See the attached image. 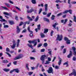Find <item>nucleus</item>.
Wrapping results in <instances>:
<instances>
[{"label":"nucleus","mask_w":76,"mask_h":76,"mask_svg":"<svg viewBox=\"0 0 76 76\" xmlns=\"http://www.w3.org/2000/svg\"><path fill=\"white\" fill-rule=\"evenodd\" d=\"M67 12H68V10H66L64 11L63 13V14H66V13H67Z\"/></svg>","instance_id":"4c0bfd02"},{"label":"nucleus","mask_w":76,"mask_h":76,"mask_svg":"<svg viewBox=\"0 0 76 76\" xmlns=\"http://www.w3.org/2000/svg\"><path fill=\"white\" fill-rule=\"evenodd\" d=\"M58 25V24L57 23H56L53 25L52 26L54 28V29H56L58 32V27H57L56 28V25Z\"/></svg>","instance_id":"7ed1b4c3"},{"label":"nucleus","mask_w":76,"mask_h":76,"mask_svg":"<svg viewBox=\"0 0 76 76\" xmlns=\"http://www.w3.org/2000/svg\"><path fill=\"white\" fill-rule=\"evenodd\" d=\"M50 63V61H46V63H45V64H48Z\"/></svg>","instance_id":"f704fd0d"},{"label":"nucleus","mask_w":76,"mask_h":76,"mask_svg":"<svg viewBox=\"0 0 76 76\" xmlns=\"http://www.w3.org/2000/svg\"><path fill=\"white\" fill-rule=\"evenodd\" d=\"M42 8H40L39 9V14H40V13H41V12H42Z\"/></svg>","instance_id":"e433bc0d"},{"label":"nucleus","mask_w":76,"mask_h":76,"mask_svg":"<svg viewBox=\"0 0 76 76\" xmlns=\"http://www.w3.org/2000/svg\"><path fill=\"white\" fill-rule=\"evenodd\" d=\"M64 39L66 41V43L67 44H70V40L68 39L66 37H64Z\"/></svg>","instance_id":"20e7f679"},{"label":"nucleus","mask_w":76,"mask_h":76,"mask_svg":"<svg viewBox=\"0 0 76 76\" xmlns=\"http://www.w3.org/2000/svg\"><path fill=\"white\" fill-rule=\"evenodd\" d=\"M26 23H27V22H25L24 23V25L23 27V28H25V27L26 26Z\"/></svg>","instance_id":"5701e85b"},{"label":"nucleus","mask_w":76,"mask_h":76,"mask_svg":"<svg viewBox=\"0 0 76 76\" xmlns=\"http://www.w3.org/2000/svg\"><path fill=\"white\" fill-rule=\"evenodd\" d=\"M6 51L7 52H10V49H9V48H6Z\"/></svg>","instance_id":"a18cd8bd"},{"label":"nucleus","mask_w":76,"mask_h":76,"mask_svg":"<svg viewBox=\"0 0 76 76\" xmlns=\"http://www.w3.org/2000/svg\"><path fill=\"white\" fill-rule=\"evenodd\" d=\"M55 69H59V66H55Z\"/></svg>","instance_id":"8fccbe9b"},{"label":"nucleus","mask_w":76,"mask_h":76,"mask_svg":"<svg viewBox=\"0 0 76 76\" xmlns=\"http://www.w3.org/2000/svg\"><path fill=\"white\" fill-rule=\"evenodd\" d=\"M72 25V24L70 23H69V24H68V26H71Z\"/></svg>","instance_id":"bf43d9fd"},{"label":"nucleus","mask_w":76,"mask_h":76,"mask_svg":"<svg viewBox=\"0 0 76 76\" xmlns=\"http://www.w3.org/2000/svg\"><path fill=\"white\" fill-rule=\"evenodd\" d=\"M73 54L71 50L69 51V53L67 55V57L68 58H70V57L72 56Z\"/></svg>","instance_id":"6e6552de"},{"label":"nucleus","mask_w":76,"mask_h":76,"mask_svg":"<svg viewBox=\"0 0 76 76\" xmlns=\"http://www.w3.org/2000/svg\"><path fill=\"white\" fill-rule=\"evenodd\" d=\"M73 54L75 56H76V51H74L73 52Z\"/></svg>","instance_id":"052dcab7"},{"label":"nucleus","mask_w":76,"mask_h":76,"mask_svg":"<svg viewBox=\"0 0 76 76\" xmlns=\"http://www.w3.org/2000/svg\"><path fill=\"white\" fill-rule=\"evenodd\" d=\"M17 34H19L20 32V28H19V26H17Z\"/></svg>","instance_id":"9d476101"},{"label":"nucleus","mask_w":76,"mask_h":76,"mask_svg":"<svg viewBox=\"0 0 76 76\" xmlns=\"http://www.w3.org/2000/svg\"><path fill=\"white\" fill-rule=\"evenodd\" d=\"M45 51V49H42L40 50V52H44Z\"/></svg>","instance_id":"69168bd1"},{"label":"nucleus","mask_w":76,"mask_h":76,"mask_svg":"<svg viewBox=\"0 0 76 76\" xmlns=\"http://www.w3.org/2000/svg\"><path fill=\"white\" fill-rule=\"evenodd\" d=\"M68 12H69L70 15H72V10H68Z\"/></svg>","instance_id":"bb28decb"},{"label":"nucleus","mask_w":76,"mask_h":76,"mask_svg":"<svg viewBox=\"0 0 76 76\" xmlns=\"http://www.w3.org/2000/svg\"><path fill=\"white\" fill-rule=\"evenodd\" d=\"M27 45L29 48H32V49H33V47H32V45H29V44H28Z\"/></svg>","instance_id":"aec40b11"},{"label":"nucleus","mask_w":76,"mask_h":76,"mask_svg":"<svg viewBox=\"0 0 76 76\" xmlns=\"http://www.w3.org/2000/svg\"><path fill=\"white\" fill-rule=\"evenodd\" d=\"M23 22H21L19 25V26H21V25H23Z\"/></svg>","instance_id":"774afa93"},{"label":"nucleus","mask_w":76,"mask_h":76,"mask_svg":"<svg viewBox=\"0 0 76 76\" xmlns=\"http://www.w3.org/2000/svg\"><path fill=\"white\" fill-rule=\"evenodd\" d=\"M66 22H67V19H65L64 22V24H66Z\"/></svg>","instance_id":"a19ab883"},{"label":"nucleus","mask_w":76,"mask_h":76,"mask_svg":"<svg viewBox=\"0 0 76 76\" xmlns=\"http://www.w3.org/2000/svg\"><path fill=\"white\" fill-rule=\"evenodd\" d=\"M9 23L10 24V25H13L14 24V22H13V21H10L9 20Z\"/></svg>","instance_id":"f3484780"},{"label":"nucleus","mask_w":76,"mask_h":76,"mask_svg":"<svg viewBox=\"0 0 76 76\" xmlns=\"http://www.w3.org/2000/svg\"><path fill=\"white\" fill-rule=\"evenodd\" d=\"M36 40H34L33 41H28V42L30 44H32V43L34 44V43L35 42Z\"/></svg>","instance_id":"4468645a"},{"label":"nucleus","mask_w":76,"mask_h":76,"mask_svg":"<svg viewBox=\"0 0 76 76\" xmlns=\"http://www.w3.org/2000/svg\"><path fill=\"white\" fill-rule=\"evenodd\" d=\"M48 73H52V74L53 73V70L52 67H50L49 68L48 70Z\"/></svg>","instance_id":"39448f33"},{"label":"nucleus","mask_w":76,"mask_h":76,"mask_svg":"<svg viewBox=\"0 0 76 76\" xmlns=\"http://www.w3.org/2000/svg\"><path fill=\"white\" fill-rule=\"evenodd\" d=\"M3 14L5 15H7V16H12V13H10L9 14V13L5 12H4L3 13Z\"/></svg>","instance_id":"f8f14e48"},{"label":"nucleus","mask_w":76,"mask_h":76,"mask_svg":"<svg viewBox=\"0 0 76 76\" xmlns=\"http://www.w3.org/2000/svg\"><path fill=\"white\" fill-rule=\"evenodd\" d=\"M31 9L29 11V10H27V13H31L34 12V9H33V8H31Z\"/></svg>","instance_id":"1a4fd4ad"},{"label":"nucleus","mask_w":76,"mask_h":76,"mask_svg":"<svg viewBox=\"0 0 76 76\" xmlns=\"http://www.w3.org/2000/svg\"><path fill=\"white\" fill-rule=\"evenodd\" d=\"M55 18V16L54 15H52V16L51 17V20H54V18Z\"/></svg>","instance_id":"b1692460"},{"label":"nucleus","mask_w":76,"mask_h":76,"mask_svg":"<svg viewBox=\"0 0 76 76\" xmlns=\"http://www.w3.org/2000/svg\"><path fill=\"white\" fill-rule=\"evenodd\" d=\"M43 19L45 21H46V22H49V20L47 18H43Z\"/></svg>","instance_id":"a878e982"},{"label":"nucleus","mask_w":76,"mask_h":76,"mask_svg":"<svg viewBox=\"0 0 76 76\" xmlns=\"http://www.w3.org/2000/svg\"><path fill=\"white\" fill-rule=\"evenodd\" d=\"M26 32V29H25L23 30L22 31V33H25V32Z\"/></svg>","instance_id":"4d7b16f0"},{"label":"nucleus","mask_w":76,"mask_h":76,"mask_svg":"<svg viewBox=\"0 0 76 76\" xmlns=\"http://www.w3.org/2000/svg\"><path fill=\"white\" fill-rule=\"evenodd\" d=\"M45 12H47L48 11V4H46L45 5Z\"/></svg>","instance_id":"0eeeda50"},{"label":"nucleus","mask_w":76,"mask_h":76,"mask_svg":"<svg viewBox=\"0 0 76 76\" xmlns=\"http://www.w3.org/2000/svg\"><path fill=\"white\" fill-rule=\"evenodd\" d=\"M45 57H46V56L45 55H42L40 57L41 60H42V61H44Z\"/></svg>","instance_id":"423d86ee"},{"label":"nucleus","mask_w":76,"mask_h":76,"mask_svg":"<svg viewBox=\"0 0 76 76\" xmlns=\"http://www.w3.org/2000/svg\"><path fill=\"white\" fill-rule=\"evenodd\" d=\"M42 14L44 15H46L47 14V12H43Z\"/></svg>","instance_id":"603ef678"},{"label":"nucleus","mask_w":76,"mask_h":76,"mask_svg":"<svg viewBox=\"0 0 76 76\" xmlns=\"http://www.w3.org/2000/svg\"><path fill=\"white\" fill-rule=\"evenodd\" d=\"M18 56V58L19 59H20V58H22L23 57V55L22 54H20Z\"/></svg>","instance_id":"2eb2a0df"},{"label":"nucleus","mask_w":76,"mask_h":76,"mask_svg":"<svg viewBox=\"0 0 76 76\" xmlns=\"http://www.w3.org/2000/svg\"><path fill=\"white\" fill-rule=\"evenodd\" d=\"M2 61L3 63H8V61L6 60H3Z\"/></svg>","instance_id":"c85d7f7f"},{"label":"nucleus","mask_w":76,"mask_h":76,"mask_svg":"<svg viewBox=\"0 0 76 76\" xmlns=\"http://www.w3.org/2000/svg\"><path fill=\"white\" fill-rule=\"evenodd\" d=\"M64 65H66V66H68V63L66 62L64 64Z\"/></svg>","instance_id":"0e129e2a"},{"label":"nucleus","mask_w":76,"mask_h":76,"mask_svg":"<svg viewBox=\"0 0 76 76\" xmlns=\"http://www.w3.org/2000/svg\"><path fill=\"white\" fill-rule=\"evenodd\" d=\"M74 21L75 22H76V16L74 15Z\"/></svg>","instance_id":"c9c22d12"},{"label":"nucleus","mask_w":76,"mask_h":76,"mask_svg":"<svg viewBox=\"0 0 76 76\" xmlns=\"http://www.w3.org/2000/svg\"><path fill=\"white\" fill-rule=\"evenodd\" d=\"M9 27V26L8 25H4V28H8Z\"/></svg>","instance_id":"864d4df0"},{"label":"nucleus","mask_w":76,"mask_h":76,"mask_svg":"<svg viewBox=\"0 0 76 76\" xmlns=\"http://www.w3.org/2000/svg\"><path fill=\"white\" fill-rule=\"evenodd\" d=\"M37 26V27L38 29L39 30H40V29H41V25L40 24H39Z\"/></svg>","instance_id":"4be33fe9"},{"label":"nucleus","mask_w":76,"mask_h":76,"mask_svg":"<svg viewBox=\"0 0 76 76\" xmlns=\"http://www.w3.org/2000/svg\"><path fill=\"white\" fill-rule=\"evenodd\" d=\"M61 60H60V61H59L58 62V65H59V66H60V65L61 64Z\"/></svg>","instance_id":"e2e57ef3"},{"label":"nucleus","mask_w":76,"mask_h":76,"mask_svg":"<svg viewBox=\"0 0 76 76\" xmlns=\"http://www.w3.org/2000/svg\"><path fill=\"white\" fill-rule=\"evenodd\" d=\"M4 71L5 72H8L9 71H10V69H6L5 68L4 69H3Z\"/></svg>","instance_id":"dca6fc26"},{"label":"nucleus","mask_w":76,"mask_h":76,"mask_svg":"<svg viewBox=\"0 0 76 76\" xmlns=\"http://www.w3.org/2000/svg\"><path fill=\"white\" fill-rule=\"evenodd\" d=\"M40 34L41 35V38H43L45 37V34H44V33H40Z\"/></svg>","instance_id":"9b49d317"},{"label":"nucleus","mask_w":76,"mask_h":76,"mask_svg":"<svg viewBox=\"0 0 76 76\" xmlns=\"http://www.w3.org/2000/svg\"><path fill=\"white\" fill-rule=\"evenodd\" d=\"M32 73H33V72H29L28 73V74L29 76H31V75Z\"/></svg>","instance_id":"c03bdc74"},{"label":"nucleus","mask_w":76,"mask_h":76,"mask_svg":"<svg viewBox=\"0 0 76 76\" xmlns=\"http://www.w3.org/2000/svg\"><path fill=\"white\" fill-rule=\"evenodd\" d=\"M27 18L28 19H29L30 20H31V21H32V18H31V17H29V16L27 15Z\"/></svg>","instance_id":"c756f323"},{"label":"nucleus","mask_w":76,"mask_h":76,"mask_svg":"<svg viewBox=\"0 0 76 76\" xmlns=\"http://www.w3.org/2000/svg\"><path fill=\"white\" fill-rule=\"evenodd\" d=\"M53 33L54 31H53L52 30L50 33L51 36H53Z\"/></svg>","instance_id":"5fc2aeb1"},{"label":"nucleus","mask_w":76,"mask_h":76,"mask_svg":"<svg viewBox=\"0 0 76 76\" xmlns=\"http://www.w3.org/2000/svg\"><path fill=\"white\" fill-rule=\"evenodd\" d=\"M72 49L73 50V52L76 51V48H75V46L72 47Z\"/></svg>","instance_id":"473e14b6"},{"label":"nucleus","mask_w":76,"mask_h":76,"mask_svg":"<svg viewBox=\"0 0 76 76\" xmlns=\"http://www.w3.org/2000/svg\"><path fill=\"white\" fill-rule=\"evenodd\" d=\"M72 60L73 61H76V57H73L72 58Z\"/></svg>","instance_id":"de8ad7c7"},{"label":"nucleus","mask_w":76,"mask_h":76,"mask_svg":"<svg viewBox=\"0 0 76 76\" xmlns=\"http://www.w3.org/2000/svg\"><path fill=\"white\" fill-rule=\"evenodd\" d=\"M4 4L8 7H10V6L8 3H5Z\"/></svg>","instance_id":"cd10ccee"},{"label":"nucleus","mask_w":76,"mask_h":76,"mask_svg":"<svg viewBox=\"0 0 76 76\" xmlns=\"http://www.w3.org/2000/svg\"><path fill=\"white\" fill-rule=\"evenodd\" d=\"M72 74L74 75V76H76V70H75V69H73V71H72Z\"/></svg>","instance_id":"ddd939ff"},{"label":"nucleus","mask_w":76,"mask_h":76,"mask_svg":"<svg viewBox=\"0 0 76 76\" xmlns=\"http://www.w3.org/2000/svg\"><path fill=\"white\" fill-rule=\"evenodd\" d=\"M66 49L65 48L63 50V54H65V53H66Z\"/></svg>","instance_id":"ea45409f"},{"label":"nucleus","mask_w":76,"mask_h":76,"mask_svg":"<svg viewBox=\"0 0 76 76\" xmlns=\"http://www.w3.org/2000/svg\"><path fill=\"white\" fill-rule=\"evenodd\" d=\"M48 32V29H44V33L45 34H46V33H47Z\"/></svg>","instance_id":"6ab92c4d"},{"label":"nucleus","mask_w":76,"mask_h":76,"mask_svg":"<svg viewBox=\"0 0 76 76\" xmlns=\"http://www.w3.org/2000/svg\"><path fill=\"white\" fill-rule=\"evenodd\" d=\"M43 45L45 47H47V45H48V44H47V43H44Z\"/></svg>","instance_id":"72a5a7b5"},{"label":"nucleus","mask_w":76,"mask_h":76,"mask_svg":"<svg viewBox=\"0 0 76 76\" xmlns=\"http://www.w3.org/2000/svg\"><path fill=\"white\" fill-rule=\"evenodd\" d=\"M63 39V36L61 35L60 36L59 34L57 35V37L56 39L57 41H61Z\"/></svg>","instance_id":"f03ea898"},{"label":"nucleus","mask_w":76,"mask_h":76,"mask_svg":"<svg viewBox=\"0 0 76 76\" xmlns=\"http://www.w3.org/2000/svg\"><path fill=\"white\" fill-rule=\"evenodd\" d=\"M5 53L7 54L9 56V57H11V55H10L9 53L7 52H5Z\"/></svg>","instance_id":"680f3d73"},{"label":"nucleus","mask_w":76,"mask_h":76,"mask_svg":"<svg viewBox=\"0 0 76 76\" xmlns=\"http://www.w3.org/2000/svg\"><path fill=\"white\" fill-rule=\"evenodd\" d=\"M19 59V58L18 57V56H17V57H15L14 58V60H18Z\"/></svg>","instance_id":"09e8293b"},{"label":"nucleus","mask_w":76,"mask_h":76,"mask_svg":"<svg viewBox=\"0 0 76 76\" xmlns=\"http://www.w3.org/2000/svg\"><path fill=\"white\" fill-rule=\"evenodd\" d=\"M14 69H13L12 70H11L10 71V74H12L13 72H14Z\"/></svg>","instance_id":"6e6d98bb"},{"label":"nucleus","mask_w":76,"mask_h":76,"mask_svg":"<svg viewBox=\"0 0 76 76\" xmlns=\"http://www.w3.org/2000/svg\"><path fill=\"white\" fill-rule=\"evenodd\" d=\"M15 7L16 9H17L18 10H19V11H20V8H19L18 7L15 6Z\"/></svg>","instance_id":"79ce46f5"},{"label":"nucleus","mask_w":76,"mask_h":76,"mask_svg":"<svg viewBox=\"0 0 76 76\" xmlns=\"http://www.w3.org/2000/svg\"><path fill=\"white\" fill-rule=\"evenodd\" d=\"M14 71H15L16 73H19V70L18 69H14Z\"/></svg>","instance_id":"393cba45"},{"label":"nucleus","mask_w":76,"mask_h":76,"mask_svg":"<svg viewBox=\"0 0 76 76\" xmlns=\"http://www.w3.org/2000/svg\"><path fill=\"white\" fill-rule=\"evenodd\" d=\"M42 43L39 44L38 45V46L37 47L38 48H39L40 47L42 46Z\"/></svg>","instance_id":"37998d69"},{"label":"nucleus","mask_w":76,"mask_h":76,"mask_svg":"<svg viewBox=\"0 0 76 76\" xmlns=\"http://www.w3.org/2000/svg\"><path fill=\"white\" fill-rule=\"evenodd\" d=\"M7 22V20H6L5 19L2 18V22Z\"/></svg>","instance_id":"338daca9"},{"label":"nucleus","mask_w":76,"mask_h":76,"mask_svg":"<svg viewBox=\"0 0 76 76\" xmlns=\"http://www.w3.org/2000/svg\"><path fill=\"white\" fill-rule=\"evenodd\" d=\"M38 19H39V16L38 15L37 16L35 19V22H37L38 20Z\"/></svg>","instance_id":"412c9836"},{"label":"nucleus","mask_w":76,"mask_h":76,"mask_svg":"<svg viewBox=\"0 0 76 76\" xmlns=\"http://www.w3.org/2000/svg\"><path fill=\"white\" fill-rule=\"evenodd\" d=\"M62 13L61 12L59 13L57 15V16H61V15H62Z\"/></svg>","instance_id":"49530a36"},{"label":"nucleus","mask_w":76,"mask_h":76,"mask_svg":"<svg viewBox=\"0 0 76 76\" xmlns=\"http://www.w3.org/2000/svg\"><path fill=\"white\" fill-rule=\"evenodd\" d=\"M31 2L33 4H36V1L35 0H31Z\"/></svg>","instance_id":"7c9ffc66"},{"label":"nucleus","mask_w":76,"mask_h":76,"mask_svg":"<svg viewBox=\"0 0 76 76\" xmlns=\"http://www.w3.org/2000/svg\"><path fill=\"white\" fill-rule=\"evenodd\" d=\"M51 60V58L50 57H48V61H50Z\"/></svg>","instance_id":"13d9d810"},{"label":"nucleus","mask_w":76,"mask_h":76,"mask_svg":"<svg viewBox=\"0 0 76 76\" xmlns=\"http://www.w3.org/2000/svg\"><path fill=\"white\" fill-rule=\"evenodd\" d=\"M13 45L11 47L12 49H14L16 47V42L15 40H13L12 41Z\"/></svg>","instance_id":"f257e3e1"},{"label":"nucleus","mask_w":76,"mask_h":76,"mask_svg":"<svg viewBox=\"0 0 76 76\" xmlns=\"http://www.w3.org/2000/svg\"><path fill=\"white\" fill-rule=\"evenodd\" d=\"M51 12H49V13H48L47 15V17H50V16H51Z\"/></svg>","instance_id":"2f4dec72"},{"label":"nucleus","mask_w":76,"mask_h":76,"mask_svg":"<svg viewBox=\"0 0 76 76\" xmlns=\"http://www.w3.org/2000/svg\"><path fill=\"white\" fill-rule=\"evenodd\" d=\"M29 64H26V68L27 69V70H29Z\"/></svg>","instance_id":"a211bd4d"},{"label":"nucleus","mask_w":76,"mask_h":76,"mask_svg":"<svg viewBox=\"0 0 76 76\" xmlns=\"http://www.w3.org/2000/svg\"><path fill=\"white\" fill-rule=\"evenodd\" d=\"M8 2H9V3H11V4H13V2L10 0H8Z\"/></svg>","instance_id":"3c124183"},{"label":"nucleus","mask_w":76,"mask_h":76,"mask_svg":"<svg viewBox=\"0 0 76 76\" xmlns=\"http://www.w3.org/2000/svg\"><path fill=\"white\" fill-rule=\"evenodd\" d=\"M1 7H2V8H3V9H5V10H8L7 8V7H5L1 6Z\"/></svg>","instance_id":"58836bf2"}]
</instances>
